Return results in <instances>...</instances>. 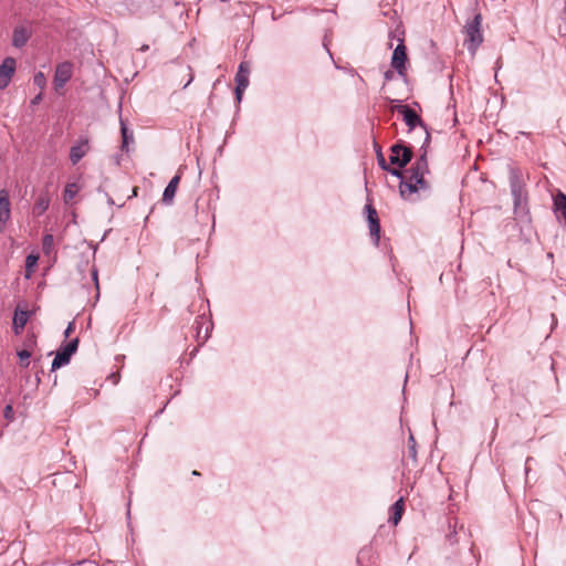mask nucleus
I'll return each mask as SVG.
<instances>
[{
    "instance_id": "f257e3e1",
    "label": "nucleus",
    "mask_w": 566,
    "mask_h": 566,
    "mask_svg": "<svg viewBox=\"0 0 566 566\" xmlns=\"http://www.w3.org/2000/svg\"><path fill=\"white\" fill-rule=\"evenodd\" d=\"M429 172L427 151L423 150L421 156L417 159L409 170L407 180L400 182V195L408 200H413L412 196L419 190L428 189V182L424 175Z\"/></svg>"
},
{
    "instance_id": "f03ea898",
    "label": "nucleus",
    "mask_w": 566,
    "mask_h": 566,
    "mask_svg": "<svg viewBox=\"0 0 566 566\" xmlns=\"http://www.w3.org/2000/svg\"><path fill=\"white\" fill-rule=\"evenodd\" d=\"M481 27L482 15L480 13L475 14L474 18L464 25V45H467L468 50L472 55L475 54L478 48L483 42Z\"/></svg>"
},
{
    "instance_id": "7ed1b4c3",
    "label": "nucleus",
    "mask_w": 566,
    "mask_h": 566,
    "mask_svg": "<svg viewBox=\"0 0 566 566\" xmlns=\"http://www.w3.org/2000/svg\"><path fill=\"white\" fill-rule=\"evenodd\" d=\"M396 109L400 115H402V118L410 130L416 128L421 130V135L424 137V144H428L430 135L420 116L407 105H399Z\"/></svg>"
},
{
    "instance_id": "20e7f679",
    "label": "nucleus",
    "mask_w": 566,
    "mask_h": 566,
    "mask_svg": "<svg viewBox=\"0 0 566 566\" xmlns=\"http://www.w3.org/2000/svg\"><path fill=\"white\" fill-rule=\"evenodd\" d=\"M73 75V63L65 61L56 65L53 85L56 92L61 91Z\"/></svg>"
},
{
    "instance_id": "39448f33",
    "label": "nucleus",
    "mask_w": 566,
    "mask_h": 566,
    "mask_svg": "<svg viewBox=\"0 0 566 566\" xmlns=\"http://www.w3.org/2000/svg\"><path fill=\"white\" fill-rule=\"evenodd\" d=\"M78 339L71 340L66 346L59 350L52 361V369L55 370L66 364H69L71 356L77 349Z\"/></svg>"
},
{
    "instance_id": "423d86ee",
    "label": "nucleus",
    "mask_w": 566,
    "mask_h": 566,
    "mask_svg": "<svg viewBox=\"0 0 566 566\" xmlns=\"http://www.w3.org/2000/svg\"><path fill=\"white\" fill-rule=\"evenodd\" d=\"M412 153L410 148L397 144L391 147V155L389 157L390 164L397 165L399 168L405 167L411 159Z\"/></svg>"
},
{
    "instance_id": "0eeeda50",
    "label": "nucleus",
    "mask_w": 566,
    "mask_h": 566,
    "mask_svg": "<svg viewBox=\"0 0 566 566\" xmlns=\"http://www.w3.org/2000/svg\"><path fill=\"white\" fill-rule=\"evenodd\" d=\"M249 75H250V66L248 63L242 62L239 65L238 72L235 74V82H237L235 96L239 102L241 101L243 92L245 91V88L249 85Z\"/></svg>"
},
{
    "instance_id": "6e6552de",
    "label": "nucleus",
    "mask_w": 566,
    "mask_h": 566,
    "mask_svg": "<svg viewBox=\"0 0 566 566\" xmlns=\"http://www.w3.org/2000/svg\"><path fill=\"white\" fill-rule=\"evenodd\" d=\"M11 217V205L9 193L6 189L0 190V233H2Z\"/></svg>"
},
{
    "instance_id": "1a4fd4ad",
    "label": "nucleus",
    "mask_w": 566,
    "mask_h": 566,
    "mask_svg": "<svg viewBox=\"0 0 566 566\" xmlns=\"http://www.w3.org/2000/svg\"><path fill=\"white\" fill-rule=\"evenodd\" d=\"M366 212L370 235L374 239L375 244H378L380 239V224L377 211L373 208V206L367 205Z\"/></svg>"
},
{
    "instance_id": "9d476101",
    "label": "nucleus",
    "mask_w": 566,
    "mask_h": 566,
    "mask_svg": "<svg viewBox=\"0 0 566 566\" xmlns=\"http://www.w3.org/2000/svg\"><path fill=\"white\" fill-rule=\"evenodd\" d=\"M15 71V60L7 57L0 65V88H6Z\"/></svg>"
},
{
    "instance_id": "9b49d317",
    "label": "nucleus",
    "mask_w": 566,
    "mask_h": 566,
    "mask_svg": "<svg viewBox=\"0 0 566 566\" xmlns=\"http://www.w3.org/2000/svg\"><path fill=\"white\" fill-rule=\"evenodd\" d=\"M400 43L396 46L391 57V65L394 69L398 71L399 74H403L405 72V63L407 61L406 46L401 39H399Z\"/></svg>"
},
{
    "instance_id": "f8f14e48",
    "label": "nucleus",
    "mask_w": 566,
    "mask_h": 566,
    "mask_svg": "<svg viewBox=\"0 0 566 566\" xmlns=\"http://www.w3.org/2000/svg\"><path fill=\"white\" fill-rule=\"evenodd\" d=\"M90 150L88 139H81L70 150V160L73 165L77 164Z\"/></svg>"
},
{
    "instance_id": "ddd939ff",
    "label": "nucleus",
    "mask_w": 566,
    "mask_h": 566,
    "mask_svg": "<svg viewBox=\"0 0 566 566\" xmlns=\"http://www.w3.org/2000/svg\"><path fill=\"white\" fill-rule=\"evenodd\" d=\"M31 36V30L24 25H19L13 30L12 45L22 48Z\"/></svg>"
},
{
    "instance_id": "4468645a",
    "label": "nucleus",
    "mask_w": 566,
    "mask_h": 566,
    "mask_svg": "<svg viewBox=\"0 0 566 566\" xmlns=\"http://www.w3.org/2000/svg\"><path fill=\"white\" fill-rule=\"evenodd\" d=\"M180 182V176L176 175L167 185L166 189L163 193V202L166 205H170L174 201L178 185Z\"/></svg>"
},
{
    "instance_id": "2eb2a0df",
    "label": "nucleus",
    "mask_w": 566,
    "mask_h": 566,
    "mask_svg": "<svg viewBox=\"0 0 566 566\" xmlns=\"http://www.w3.org/2000/svg\"><path fill=\"white\" fill-rule=\"evenodd\" d=\"M25 346L27 347L24 349L17 350L20 366L23 368H27L30 365V357L32 356L33 347L35 346V340L33 338L29 339Z\"/></svg>"
},
{
    "instance_id": "dca6fc26",
    "label": "nucleus",
    "mask_w": 566,
    "mask_h": 566,
    "mask_svg": "<svg viewBox=\"0 0 566 566\" xmlns=\"http://www.w3.org/2000/svg\"><path fill=\"white\" fill-rule=\"evenodd\" d=\"M29 319V313L27 311L17 310L13 316V332L19 335Z\"/></svg>"
},
{
    "instance_id": "f3484780",
    "label": "nucleus",
    "mask_w": 566,
    "mask_h": 566,
    "mask_svg": "<svg viewBox=\"0 0 566 566\" xmlns=\"http://www.w3.org/2000/svg\"><path fill=\"white\" fill-rule=\"evenodd\" d=\"M50 201L51 200H50L49 195H46V193L45 195H41L36 199L35 203L33 206V212L35 214H38V216H41L42 213H44L48 210V208L50 206Z\"/></svg>"
},
{
    "instance_id": "a211bd4d",
    "label": "nucleus",
    "mask_w": 566,
    "mask_h": 566,
    "mask_svg": "<svg viewBox=\"0 0 566 566\" xmlns=\"http://www.w3.org/2000/svg\"><path fill=\"white\" fill-rule=\"evenodd\" d=\"M403 506L405 503L402 497L396 501L395 504L391 506L392 515L390 517V521L392 522L394 525H397L400 522L403 513Z\"/></svg>"
},
{
    "instance_id": "6ab92c4d",
    "label": "nucleus",
    "mask_w": 566,
    "mask_h": 566,
    "mask_svg": "<svg viewBox=\"0 0 566 566\" xmlns=\"http://www.w3.org/2000/svg\"><path fill=\"white\" fill-rule=\"evenodd\" d=\"M39 256L36 254H29L25 259V277L30 279L38 264Z\"/></svg>"
},
{
    "instance_id": "aec40b11",
    "label": "nucleus",
    "mask_w": 566,
    "mask_h": 566,
    "mask_svg": "<svg viewBox=\"0 0 566 566\" xmlns=\"http://www.w3.org/2000/svg\"><path fill=\"white\" fill-rule=\"evenodd\" d=\"M80 191V187L75 182L67 184L64 192H63V199L65 202H70Z\"/></svg>"
},
{
    "instance_id": "412c9836",
    "label": "nucleus",
    "mask_w": 566,
    "mask_h": 566,
    "mask_svg": "<svg viewBox=\"0 0 566 566\" xmlns=\"http://www.w3.org/2000/svg\"><path fill=\"white\" fill-rule=\"evenodd\" d=\"M120 132L123 137V149H127L128 144L133 142V133L128 130L127 126L123 120H120Z\"/></svg>"
},
{
    "instance_id": "4be33fe9",
    "label": "nucleus",
    "mask_w": 566,
    "mask_h": 566,
    "mask_svg": "<svg viewBox=\"0 0 566 566\" xmlns=\"http://www.w3.org/2000/svg\"><path fill=\"white\" fill-rule=\"evenodd\" d=\"M556 207L557 210L560 212L563 219L566 222V196L564 193H559L556 198Z\"/></svg>"
},
{
    "instance_id": "5701e85b",
    "label": "nucleus",
    "mask_w": 566,
    "mask_h": 566,
    "mask_svg": "<svg viewBox=\"0 0 566 566\" xmlns=\"http://www.w3.org/2000/svg\"><path fill=\"white\" fill-rule=\"evenodd\" d=\"M33 83L36 85L41 91H43L46 86V77L44 73L38 72L33 77Z\"/></svg>"
},
{
    "instance_id": "b1692460",
    "label": "nucleus",
    "mask_w": 566,
    "mask_h": 566,
    "mask_svg": "<svg viewBox=\"0 0 566 566\" xmlns=\"http://www.w3.org/2000/svg\"><path fill=\"white\" fill-rule=\"evenodd\" d=\"M53 237L51 234L45 235L42 243L44 253L49 254L53 249Z\"/></svg>"
},
{
    "instance_id": "393cba45",
    "label": "nucleus",
    "mask_w": 566,
    "mask_h": 566,
    "mask_svg": "<svg viewBox=\"0 0 566 566\" xmlns=\"http://www.w3.org/2000/svg\"><path fill=\"white\" fill-rule=\"evenodd\" d=\"M378 164L384 170H388V165L381 154L378 155Z\"/></svg>"
},
{
    "instance_id": "a878e982",
    "label": "nucleus",
    "mask_w": 566,
    "mask_h": 566,
    "mask_svg": "<svg viewBox=\"0 0 566 566\" xmlns=\"http://www.w3.org/2000/svg\"><path fill=\"white\" fill-rule=\"evenodd\" d=\"M74 328H75L74 322L69 323V325L64 332L65 337H69L71 335V333L74 331Z\"/></svg>"
},
{
    "instance_id": "bb28decb",
    "label": "nucleus",
    "mask_w": 566,
    "mask_h": 566,
    "mask_svg": "<svg viewBox=\"0 0 566 566\" xmlns=\"http://www.w3.org/2000/svg\"><path fill=\"white\" fill-rule=\"evenodd\" d=\"M12 413H13L12 406L8 405L4 408V417L9 419V418H11Z\"/></svg>"
},
{
    "instance_id": "cd10ccee",
    "label": "nucleus",
    "mask_w": 566,
    "mask_h": 566,
    "mask_svg": "<svg viewBox=\"0 0 566 566\" xmlns=\"http://www.w3.org/2000/svg\"><path fill=\"white\" fill-rule=\"evenodd\" d=\"M388 171H389L391 175L396 176V177H399V178H401V177H402V172L400 171V169H396V168L389 169V168H388Z\"/></svg>"
},
{
    "instance_id": "c85d7f7f",
    "label": "nucleus",
    "mask_w": 566,
    "mask_h": 566,
    "mask_svg": "<svg viewBox=\"0 0 566 566\" xmlns=\"http://www.w3.org/2000/svg\"><path fill=\"white\" fill-rule=\"evenodd\" d=\"M42 98V94L40 93L39 95H36L33 99H32V104H38Z\"/></svg>"
},
{
    "instance_id": "c756f323",
    "label": "nucleus",
    "mask_w": 566,
    "mask_h": 566,
    "mask_svg": "<svg viewBox=\"0 0 566 566\" xmlns=\"http://www.w3.org/2000/svg\"><path fill=\"white\" fill-rule=\"evenodd\" d=\"M93 279L97 283V271L96 270L93 271Z\"/></svg>"
},
{
    "instance_id": "7c9ffc66",
    "label": "nucleus",
    "mask_w": 566,
    "mask_h": 566,
    "mask_svg": "<svg viewBox=\"0 0 566 566\" xmlns=\"http://www.w3.org/2000/svg\"><path fill=\"white\" fill-rule=\"evenodd\" d=\"M139 50H140V51H143V52H145V51H147V50H148V45H147V44H144Z\"/></svg>"
},
{
    "instance_id": "2f4dec72",
    "label": "nucleus",
    "mask_w": 566,
    "mask_h": 566,
    "mask_svg": "<svg viewBox=\"0 0 566 566\" xmlns=\"http://www.w3.org/2000/svg\"><path fill=\"white\" fill-rule=\"evenodd\" d=\"M390 76H391V75H390V72H386L385 77H386L387 80H389V78H390Z\"/></svg>"
}]
</instances>
